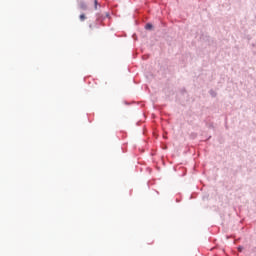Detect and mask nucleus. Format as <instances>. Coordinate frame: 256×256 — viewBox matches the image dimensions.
I'll use <instances>...</instances> for the list:
<instances>
[{
    "mask_svg": "<svg viewBox=\"0 0 256 256\" xmlns=\"http://www.w3.org/2000/svg\"><path fill=\"white\" fill-rule=\"evenodd\" d=\"M145 29H146V31H151V30L153 29V24L147 23V24L145 25Z\"/></svg>",
    "mask_w": 256,
    "mask_h": 256,
    "instance_id": "2",
    "label": "nucleus"
},
{
    "mask_svg": "<svg viewBox=\"0 0 256 256\" xmlns=\"http://www.w3.org/2000/svg\"><path fill=\"white\" fill-rule=\"evenodd\" d=\"M97 7H99V2L97 0H94V9L97 11Z\"/></svg>",
    "mask_w": 256,
    "mask_h": 256,
    "instance_id": "3",
    "label": "nucleus"
},
{
    "mask_svg": "<svg viewBox=\"0 0 256 256\" xmlns=\"http://www.w3.org/2000/svg\"><path fill=\"white\" fill-rule=\"evenodd\" d=\"M86 17H85V14H81L80 15V21H85Z\"/></svg>",
    "mask_w": 256,
    "mask_h": 256,
    "instance_id": "5",
    "label": "nucleus"
},
{
    "mask_svg": "<svg viewBox=\"0 0 256 256\" xmlns=\"http://www.w3.org/2000/svg\"><path fill=\"white\" fill-rule=\"evenodd\" d=\"M209 93L212 97H217V93L215 91L210 90Z\"/></svg>",
    "mask_w": 256,
    "mask_h": 256,
    "instance_id": "4",
    "label": "nucleus"
},
{
    "mask_svg": "<svg viewBox=\"0 0 256 256\" xmlns=\"http://www.w3.org/2000/svg\"><path fill=\"white\" fill-rule=\"evenodd\" d=\"M238 251H240V252L243 251V246H239Z\"/></svg>",
    "mask_w": 256,
    "mask_h": 256,
    "instance_id": "6",
    "label": "nucleus"
},
{
    "mask_svg": "<svg viewBox=\"0 0 256 256\" xmlns=\"http://www.w3.org/2000/svg\"><path fill=\"white\" fill-rule=\"evenodd\" d=\"M79 7H80V9H82L83 11H87V4L85 3V1H80V2H79Z\"/></svg>",
    "mask_w": 256,
    "mask_h": 256,
    "instance_id": "1",
    "label": "nucleus"
}]
</instances>
